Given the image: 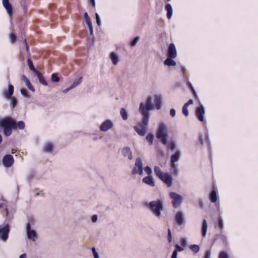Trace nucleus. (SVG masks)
Returning <instances> with one entry per match:
<instances>
[{
  "mask_svg": "<svg viewBox=\"0 0 258 258\" xmlns=\"http://www.w3.org/2000/svg\"><path fill=\"white\" fill-rule=\"evenodd\" d=\"M147 141L149 142V145H151L153 143V141L154 139V136L152 134H149L147 135L146 138Z\"/></svg>",
  "mask_w": 258,
  "mask_h": 258,
  "instance_id": "nucleus-35",
  "label": "nucleus"
},
{
  "mask_svg": "<svg viewBox=\"0 0 258 258\" xmlns=\"http://www.w3.org/2000/svg\"><path fill=\"white\" fill-rule=\"evenodd\" d=\"M85 21L88 27L92 26V21L90 19L85 20Z\"/></svg>",
  "mask_w": 258,
  "mask_h": 258,
  "instance_id": "nucleus-59",
  "label": "nucleus"
},
{
  "mask_svg": "<svg viewBox=\"0 0 258 258\" xmlns=\"http://www.w3.org/2000/svg\"><path fill=\"white\" fill-rule=\"evenodd\" d=\"M34 191L36 192L35 196H38L41 195H43V194L42 193V190H40L38 189H35Z\"/></svg>",
  "mask_w": 258,
  "mask_h": 258,
  "instance_id": "nucleus-57",
  "label": "nucleus"
},
{
  "mask_svg": "<svg viewBox=\"0 0 258 258\" xmlns=\"http://www.w3.org/2000/svg\"><path fill=\"white\" fill-rule=\"evenodd\" d=\"M140 39V38L139 36L136 37L133 39V40L131 42V44H130L131 46L132 47L135 46L136 45L137 43L139 41Z\"/></svg>",
  "mask_w": 258,
  "mask_h": 258,
  "instance_id": "nucleus-41",
  "label": "nucleus"
},
{
  "mask_svg": "<svg viewBox=\"0 0 258 258\" xmlns=\"http://www.w3.org/2000/svg\"><path fill=\"white\" fill-rule=\"evenodd\" d=\"M211 256V250H206L204 258H210Z\"/></svg>",
  "mask_w": 258,
  "mask_h": 258,
  "instance_id": "nucleus-55",
  "label": "nucleus"
},
{
  "mask_svg": "<svg viewBox=\"0 0 258 258\" xmlns=\"http://www.w3.org/2000/svg\"><path fill=\"white\" fill-rule=\"evenodd\" d=\"M167 127L163 123H159L156 132V138L161 140V143L163 145L167 144Z\"/></svg>",
  "mask_w": 258,
  "mask_h": 258,
  "instance_id": "nucleus-3",
  "label": "nucleus"
},
{
  "mask_svg": "<svg viewBox=\"0 0 258 258\" xmlns=\"http://www.w3.org/2000/svg\"><path fill=\"white\" fill-rule=\"evenodd\" d=\"M14 86L12 84H9L8 86V92L5 91L4 92V95L7 98H10L14 93Z\"/></svg>",
  "mask_w": 258,
  "mask_h": 258,
  "instance_id": "nucleus-19",
  "label": "nucleus"
},
{
  "mask_svg": "<svg viewBox=\"0 0 258 258\" xmlns=\"http://www.w3.org/2000/svg\"><path fill=\"white\" fill-rule=\"evenodd\" d=\"M170 115L173 117H174L176 114V111L174 108H171L170 110Z\"/></svg>",
  "mask_w": 258,
  "mask_h": 258,
  "instance_id": "nucleus-58",
  "label": "nucleus"
},
{
  "mask_svg": "<svg viewBox=\"0 0 258 258\" xmlns=\"http://www.w3.org/2000/svg\"><path fill=\"white\" fill-rule=\"evenodd\" d=\"M82 79H83V77H80L78 80L75 81L73 82V83L71 85L72 88H73H73H75L77 86L79 85L81 83V82H82Z\"/></svg>",
  "mask_w": 258,
  "mask_h": 258,
  "instance_id": "nucleus-38",
  "label": "nucleus"
},
{
  "mask_svg": "<svg viewBox=\"0 0 258 258\" xmlns=\"http://www.w3.org/2000/svg\"><path fill=\"white\" fill-rule=\"evenodd\" d=\"M169 197L172 200V204L174 208L180 206L183 201V197L175 192H170Z\"/></svg>",
  "mask_w": 258,
  "mask_h": 258,
  "instance_id": "nucleus-6",
  "label": "nucleus"
},
{
  "mask_svg": "<svg viewBox=\"0 0 258 258\" xmlns=\"http://www.w3.org/2000/svg\"><path fill=\"white\" fill-rule=\"evenodd\" d=\"M11 102L12 103L13 108L15 107L17 105V100L14 98H11Z\"/></svg>",
  "mask_w": 258,
  "mask_h": 258,
  "instance_id": "nucleus-61",
  "label": "nucleus"
},
{
  "mask_svg": "<svg viewBox=\"0 0 258 258\" xmlns=\"http://www.w3.org/2000/svg\"><path fill=\"white\" fill-rule=\"evenodd\" d=\"M154 173L156 174V175L159 178H160L164 174V173L162 172L160 168L157 166H155L154 167Z\"/></svg>",
  "mask_w": 258,
  "mask_h": 258,
  "instance_id": "nucleus-27",
  "label": "nucleus"
},
{
  "mask_svg": "<svg viewBox=\"0 0 258 258\" xmlns=\"http://www.w3.org/2000/svg\"><path fill=\"white\" fill-rule=\"evenodd\" d=\"M35 171H31L27 176V180L30 181L35 176Z\"/></svg>",
  "mask_w": 258,
  "mask_h": 258,
  "instance_id": "nucleus-44",
  "label": "nucleus"
},
{
  "mask_svg": "<svg viewBox=\"0 0 258 258\" xmlns=\"http://www.w3.org/2000/svg\"><path fill=\"white\" fill-rule=\"evenodd\" d=\"M14 160L12 155L7 154L3 158V164L6 167H10L13 164Z\"/></svg>",
  "mask_w": 258,
  "mask_h": 258,
  "instance_id": "nucleus-10",
  "label": "nucleus"
},
{
  "mask_svg": "<svg viewBox=\"0 0 258 258\" xmlns=\"http://www.w3.org/2000/svg\"><path fill=\"white\" fill-rule=\"evenodd\" d=\"M205 113V110L204 106L200 104V107L197 108L196 110V115L198 118V119L204 122L205 121L204 118V114Z\"/></svg>",
  "mask_w": 258,
  "mask_h": 258,
  "instance_id": "nucleus-14",
  "label": "nucleus"
},
{
  "mask_svg": "<svg viewBox=\"0 0 258 258\" xmlns=\"http://www.w3.org/2000/svg\"><path fill=\"white\" fill-rule=\"evenodd\" d=\"M208 225L207 221L204 219L203 221L202 226V234L203 237H205L207 234Z\"/></svg>",
  "mask_w": 258,
  "mask_h": 258,
  "instance_id": "nucleus-25",
  "label": "nucleus"
},
{
  "mask_svg": "<svg viewBox=\"0 0 258 258\" xmlns=\"http://www.w3.org/2000/svg\"><path fill=\"white\" fill-rule=\"evenodd\" d=\"M167 147L169 148L171 150H175L176 148V144L175 142H172L169 144H167Z\"/></svg>",
  "mask_w": 258,
  "mask_h": 258,
  "instance_id": "nucleus-43",
  "label": "nucleus"
},
{
  "mask_svg": "<svg viewBox=\"0 0 258 258\" xmlns=\"http://www.w3.org/2000/svg\"><path fill=\"white\" fill-rule=\"evenodd\" d=\"M11 126L16 128V122L15 119L10 117H5L0 119V127L4 128L7 126Z\"/></svg>",
  "mask_w": 258,
  "mask_h": 258,
  "instance_id": "nucleus-4",
  "label": "nucleus"
},
{
  "mask_svg": "<svg viewBox=\"0 0 258 258\" xmlns=\"http://www.w3.org/2000/svg\"><path fill=\"white\" fill-rule=\"evenodd\" d=\"M210 199L211 202L215 203L217 201V191L215 187L214 189L210 193Z\"/></svg>",
  "mask_w": 258,
  "mask_h": 258,
  "instance_id": "nucleus-20",
  "label": "nucleus"
},
{
  "mask_svg": "<svg viewBox=\"0 0 258 258\" xmlns=\"http://www.w3.org/2000/svg\"><path fill=\"white\" fill-rule=\"evenodd\" d=\"M152 109L149 108L145 103L141 102L140 103L139 110L140 113L143 115L142 122H139L138 125L134 127L135 131L140 136H145L148 132L147 126L149 124L150 116L149 112Z\"/></svg>",
  "mask_w": 258,
  "mask_h": 258,
  "instance_id": "nucleus-1",
  "label": "nucleus"
},
{
  "mask_svg": "<svg viewBox=\"0 0 258 258\" xmlns=\"http://www.w3.org/2000/svg\"><path fill=\"white\" fill-rule=\"evenodd\" d=\"M218 227L220 229V230H222L224 227L223 219L220 217L218 218Z\"/></svg>",
  "mask_w": 258,
  "mask_h": 258,
  "instance_id": "nucleus-45",
  "label": "nucleus"
},
{
  "mask_svg": "<svg viewBox=\"0 0 258 258\" xmlns=\"http://www.w3.org/2000/svg\"><path fill=\"white\" fill-rule=\"evenodd\" d=\"M35 75L37 77L39 81L41 84L45 86H47L48 85L47 82L45 80L44 77H43L39 73L37 72V75Z\"/></svg>",
  "mask_w": 258,
  "mask_h": 258,
  "instance_id": "nucleus-30",
  "label": "nucleus"
},
{
  "mask_svg": "<svg viewBox=\"0 0 258 258\" xmlns=\"http://www.w3.org/2000/svg\"><path fill=\"white\" fill-rule=\"evenodd\" d=\"M3 5L9 15L13 14V7L9 0H3Z\"/></svg>",
  "mask_w": 258,
  "mask_h": 258,
  "instance_id": "nucleus-15",
  "label": "nucleus"
},
{
  "mask_svg": "<svg viewBox=\"0 0 258 258\" xmlns=\"http://www.w3.org/2000/svg\"><path fill=\"white\" fill-rule=\"evenodd\" d=\"M17 127L19 128V130H22L25 128V123L23 121H19L17 123H16Z\"/></svg>",
  "mask_w": 258,
  "mask_h": 258,
  "instance_id": "nucleus-40",
  "label": "nucleus"
},
{
  "mask_svg": "<svg viewBox=\"0 0 258 258\" xmlns=\"http://www.w3.org/2000/svg\"><path fill=\"white\" fill-rule=\"evenodd\" d=\"M132 173L134 175H142L143 174V164L142 159L140 157L136 159L135 166L132 170Z\"/></svg>",
  "mask_w": 258,
  "mask_h": 258,
  "instance_id": "nucleus-5",
  "label": "nucleus"
},
{
  "mask_svg": "<svg viewBox=\"0 0 258 258\" xmlns=\"http://www.w3.org/2000/svg\"><path fill=\"white\" fill-rule=\"evenodd\" d=\"M10 232V227L8 224L0 225V239L6 242L8 239Z\"/></svg>",
  "mask_w": 258,
  "mask_h": 258,
  "instance_id": "nucleus-7",
  "label": "nucleus"
},
{
  "mask_svg": "<svg viewBox=\"0 0 258 258\" xmlns=\"http://www.w3.org/2000/svg\"><path fill=\"white\" fill-rule=\"evenodd\" d=\"M167 239L169 243L172 241V233L170 229H168Z\"/></svg>",
  "mask_w": 258,
  "mask_h": 258,
  "instance_id": "nucleus-51",
  "label": "nucleus"
},
{
  "mask_svg": "<svg viewBox=\"0 0 258 258\" xmlns=\"http://www.w3.org/2000/svg\"><path fill=\"white\" fill-rule=\"evenodd\" d=\"M171 170L174 174H177L178 173L177 165L175 163H172L171 165Z\"/></svg>",
  "mask_w": 258,
  "mask_h": 258,
  "instance_id": "nucleus-37",
  "label": "nucleus"
},
{
  "mask_svg": "<svg viewBox=\"0 0 258 258\" xmlns=\"http://www.w3.org/2000/svg\"><path fill=\"white\" fill-rule=\"evenodd\" d=\"M155 106L157 110H159L161 108L162 100L160 97L158 95H155Z\"/></svg>",
  "mask_w": 258,
  "mask_h": 258,
  "instance_id": "nucleus-24",
  "label": "nucleus"
},
{
  "mask_svg": "<svg viewBox=\"0 0 258 258\" xmlns=\"http://www.w3.org/2000/svg\"><path fill=\"white\" fill-rule=\"evenodd\" d=\"M193 102H194L193 100L190 99L186 103H185L183 105V106H185V107H187L188 105L192 104Z\"/></svg>",
  "mask_w": 258,
  "mask_h": 258,
  "instance_id": "nucleus-56",
  "label": "nucleus"
},
{
  "mask_svg": "<svg viewBox=\"0 0 258 258\" xmlns=\"http://www.w3.org/2000/svg\"><path fill=\"white\" fill-rule=\"evenodd\" d=\"M120 113L123 120H126L128 118V113L125 109L122 108L120 109Z\"/></svg>",
  "mask_w": 258,
  "mask_h": 258,
  "instance_id": "nucleus-31",
  "label": "nucleus"
},
{
  "mask_svg": "<svg viewBox=\"0 0 258 258\" xmlns=\"http://www.w3.org/2000/svg\"><path fill=\"white\" fill-rule=\"evenodd\" d=\"M22 80L25 82L26 85L27 86L28 89L31 90L32 92L35 91V89L33 87V86L31 85V83L30 82L28 79L27 78V77L23 75L22 76Z\"/></svg>",
  "mask_w": 258,
  "mask_h": 258,
  "instance_id": "nucleus-22",
  "label": "nucleus"
},
{
  "mask_svg": "<svg viewBox=\"0 0 258 258\" xmlns=\"http://www.w3.org/2000/svg\"><path fill=\"white\" fill-rule=\"evenodd\" d=\"M150 212L158 219L161 217V212L164 210V203L162 200L152 201L146 205Z\"/></svg>",
  "mask_w": 258,
  "mask_h": 258,
  "instance_id": "nucleus-2",
  "label": "nucleus"
},
{
  "mask_svg": "<svg viewBox=\"0 0 258 258\" xmlns=\"http://www.w3.org/2000/svg\"><path fill=\"white\" fill-rule=\"evenodd\" d=\"M21 94L26 98H29L28 91L26 88H22L20 90Z\"/></svg>",
  "mask_w": 258,
  "mask_h": 258,
  "instance_id": "nucleus-39",
  "label": "nucleus"
},
{
  "mask_svg": "<svg viewBox=\"0 0 258 258\" xmlns=\"http://www.w3.org/2000/svg\"><path fill=\"white\" fill-rule=\"evenodd\" d=\"M145 172L148 175H151L152 174V170L151 168L148 166H146L144 168H143Z\"/></svg>",
  "mask_w": 258,
  "mask_h": 258,
  "instance_id": "nucleus-42",
  "label": "nucleus"
},
{
  "mask_svg": "<svg viewBox=\"0 0 258 258\" xmlns=\"http://www.w3.org/2000/svg\"><path fill=\"white\" fill-rule=\"evenodd\" d=\"M27 63L30 70L33 72L34 75H37L38 72L35 69L33 62L30 59H28Z\"/></svg>",
  "mask_w": 258,
  "mask_h": 258,
  "instance_id": "nucleus-32",
  "label": "nucleus"
},
{
  "mask_svg": "<svg viewBox=\"0 0 258 258\" xmlns=\"http://www.w3.org/2000/svg\"><path fill=\"white\" fill-rule=\"evenodd\" d=\"M53 150V146L50 143H46L43 147V151L45 152L50 153Z\"/></svg>",
  "mask_w": 258,
  "mask_h": 258,
  "instance_id": "nucleus-28",
  "label": "nucleus"
},
{
  "mask_svg": "<svg viewBox=\"0 0 258 258\" xmlns=\"http://www.w3.org/2000/svg\"><path fill=\"white\" fill-rule=\"evenodd\" d=\"M113 126V122L109 119L106 120L101 124L100 126V130L102 132H107L112 128Z\"/></svg>",
  "mask_w": 258,
  "mask_h": 258,
  "instance_id": "nucleus-13",
  "label": "nucleus"
},
{
  "mask_svg": "<svg viewBox=\"0 0 258 258\" xmlns=\"http://www.w3.org/2000/svg\"><path fill=\"white\" fill-rule=\"evenodd\" d=\"M181 151L179 150L176 151L175 154L171 155L170 158V161L172 163H175L177 162L181 157Z\"/></svg>",
  "mask_w": 258,
  "mask_h": 258,
  "instance_id": "nucleus-18",
  "label": "nucleus"
},
{
  "mask_svg": "<svg viewBox=\"0 0 258 258\" xmlns=\"http://www.w3.org/2000/svg\"><path fill=\"white\" fill-rule=\"evenodd\" d=\"M60 78L56 73H53L51 76V81L53 83H57L59 81Z\"/></svg>",
  "mask_w": 258,
  "mask_h": 258,
  "instance_id": "nucleus-34",
  "label": "nucleus"
},
{
  "mask_svg": "<svg viewBox=\"0 0 258 258\" xmlns=\"http://www.w3.org/2000/svg\"><path fill=\"white\" fill-rule=\"evenodd\" d=\"M177 254L178 253L176 251H173L172 254L171 258H177Z\"/></svg>",
  "mask_w": 258,
  "mask_h": 258,
  "instance_id": "nucleus-62",
  "label": "nucleus"
},
{
  "mask_svg": "<svg viewBox=\"0 0 258 258\" xmlns=\"http://www.w3.org/2000/svg\"><path fill=\"white\" fill-rule=\"evenodd\" d=\"M174 219L176 224L179 226L183 225L185 222L184 214L182 211H178L176 213Z\"/></svg>",
  "mask_w": 258,
  "mask_h": 258,
  "instance_id": "nucleus-12",
  "label": "nucleus"
},
{
  "mask_svg": "<svg viewBox=\"0 0 258 258\" xmlns=\"http://www.w3.org/2000/svg\"><path fill=\"white\" fill-rule=\"evenodd\" d=\"M95 16L97 24L99 26H100L101 25V21L99 15L98 13H96Z\"/></svg>",
  "mask_w": 258,
  "mask_h": 258,
  "instance_id": "nucleus-47",
  "label": "nucleus"
},
{
  "mask_svg": "<svg viewBox=\"0 0 258 258\" xmlns=\"http://www.w3.org/2000/svg\"><path fill=\"white\" fill-rule=\"evenodd\" d=\"M89 28V34L90 35H92L93 33V26H91V27H88Z\"/></svg>",
  "mask_w": 258,
  "mask_h": 258,
  "instance_id": "nucleus-64",
  "label": "nucleus"
},
{
  "mask_svg": "<svg viewBox=\"0 0 258 258\" xmlns=\"http://www.w3.org/2000/svg\"><path fill=\"white\" fill-rule=\"evenodd\" d=\"M175 249L174 250V251H176L177 252L178 251H182V250H183V248L177 244H175Z\"/></svg>",
  "mask_w": 258,
  "mask_h": 258,
  "instance_id": "nucleus-53",
  "label": "nucleus"
},
{
  "mask_svg": "<svg viewBox=\"0 0 258 258\" xmlns=\"http://www.w3.org/2000/svg\"><path fill=\"white\" fill-rule=\"evenodd\" d=\"M10 38L11 42L12 43H13L16 41L17 36L14 33H13L10 34Z\"/></svg>",
  "mask_w": 258,
  "mask_h": 258,
  "instance_id": "nucleus-49",
  "label": "nucleus"
},
{
  "mask_svg": "<svg viewBox=\"0 0 258 258\" xmlns=\"http://www.w3.org/2000/svg\"><path fill=\"white\" fill-rule=\"evenodd\" d=\"M171 57L167 58L164 63L167 66H174L176 65V62Z\"/></svg>",
  "mask_w": 258,
  "mask_h": 258,
  "instance_id": "nucleus-26",
  "label": "nucleus"
},
{
  "mask_svg": "<svg viewBox=\"0 0 258 258\" xmlns=\"http://www.w3.org/2000/svg\"><path fill=\"white\" fill-rule=\"evenodd\" d=\"M180 243L182 246H186L187 244V239L185 237L181 238L180 239Z\"/></svg>",
  "mask_w": 258,
  "mask_h": 258,
  "instance_id": "nucleus-52",
  "label": "nucleus"
},
{
  "mask_svg": "<svg viewBox=\"0 0 258 258\" xmlns=\"http://www.w3.org/2000/svg\"><path fill=\"white\" fill-rule=\"evenodd\" d=\"M189 249L194 253H197L200 250V246L197 244H191L189 245Z\"/></svg>",
  "mask_w": 258,
  "mask_h": 258,
  "instance_id": "nucleus-33",
  "label": "nucleus"
},
{
  "mask_svg": "<svg viewBox=\"0 0 258 258\" xmlns=\"http://www.w3.org/2000/svg\"><path fill=\"white\" fill-rule=\"evenodd\" d=\"M142 182L151 186H155V183L153 177L151 175H148L144 177Z\"/></svg>",
  "mask_w": 258,
  "mask_h": 258,
  "instance_id": "nucleus-17",
  "label": "nucleus"
},
{
  "mask_svg": "<svg viewBox=\"0 0 258 258\" xmlns=\"http://www.w3.org/2000/svg\"><path fill=\"white\" fill-rule=\"evenodd\" d=\"M26 232L27 237L29 240L33 242H35L36 240L37 233L34 229H32L30 221L26 224Z\"/></svg>",
  "mask_w": 258,
  "mask_h": 258,
  "instance_id": "nucleus-8",
  "label": "nucleus"
},
{
  "mask_svg": "<svg viewBox=\"0 0 258 258\" xmlns=\"http://www.w3.org/2000/svg\"><path fill=\"white\" fill-rule=\"evenodd\" d=\"M12 128L13 127H11V126L3 128L4 130V134L6 137H9L12 134Z\"/></svg>",
  "mask_w": 258,
  "mask_h": 258,
  "instance_id": "nucleus-29",
  "label": "nucleus"
},
{
  "mask_svg": "<svg viewBox=\"0 0 258 258\" xmlns=\"http://www.w3.org/2000/svg\"><path fill=\"white\" fill-rule=\"evenodd\" d=\"M187 84H188V87L190 89V90H191L192 93H193V94L195 96H197V93H196V91L195 90V88H194V86L191 84V83L190 82H188Z\"/></svg>",
  "mask_w": 258,
  "mask_h": 258,
  "instance_id": "nucleus-48",
  "label": "nucleus"
},
{
  "mask_svg": "<svg viewBox=\"0 0 258 258\" xmlns=\"http://www.w3.org/2000/svg\"><path fill=\"white\" fill-rule=\"evenodd\" d=\"M219 258H228V255L225 252H221L219 255Z\"/></svg>",
  "mask_w": 258,
  "mask_h": 258,
  "instance_id": "nucleus-54",
  "label": "nucleus"
},
{
  "mask_svg": "<svg viewBox=\"0 0 258 258\" xmlns=\"http://www.w3.org/2000/svg\"><path fill=\"white\" fill-rule=\"evenodd\" d=\"M168 55L171 58H175L177 56L176 48L173 43H171L169 45Z\"/></svg>",
  "mask_w": 258,
  "mask_h": 258,
  "instance_id": "nucleus-16",
  "label": "nucleus"
},
{
  "mask_svg": "<svg viewBox=\"0 0 258 258\" xmlns=\"http://www.w3.org/2000/svg\"><path fill=\"white\" fill-rule=\"evenodd\" d=\"M92 252L94 258H100L99 253L96 251V248L93 247L92 248Z\"/></svg>",
  "mask_w": 258,
  "mask_h": 258,
  "instance_id": "nucleus-46",
  "label": "nucleus"
},
{
  "mask_svg": "<svg viewBox=\"0 0 258 258\" xmlns=\"http://www.w3.org/2000/svg\"><path fill=\"white\" fill-rule=\"evenodd\" d=\"M165 9L167 11V17L170 19L172 16L173 10L171 5L170 4H167L165 6Z\"/></svg>",
  "mask_w": 258,
  "mask_h": 258,
  "instance_id": "nucleus-23",
  "label": "nucleus"
},
{
  "mask_svg": "<svg viewBox=\"0 0 258 258\" xmlns=\"http://www.w3.org/2000/svg\"><path fill=\"white\" fill-rule=\"evenodd\" d=\"M182 112L183 114L185 116H187L189 114L188 110L187 109V107H185V106H183L182 107Z\"/></svg>",
  "mask_w": 258,
  "mask_h": 258,
  "instance_id": "nucleus-50",
  "label": "nucleus"
},
{
  "mask_svg": "<svg viewBox=\"0 0 258 258\" xmlns=\"http://www.w3.org/2000/svg\"><path fill=\"white\" fill-rule=\"evenodd\" d=\"M72 89H73V88H72V87L71 86L70 87L66 88V89L63 90L62 92L64 93H67L68 91H69L70 90H71Z\"/></svg>",
  "mask_w": 258,
  "mask_h": 258,
  "instance_id": "nucleus-63",
  "label": "nucleus"
},
{
  "mask_svg": "<svg viewBox=\"0 0 258 258\" xmlns=\"http://www.w3.org/2000/svg\"><path fill=\"white\" fill-rule=\"evenodd\" d=\"M145 104L149 108H151L153 109V105L152 104V98L151 96H149L147 98L146 100V103Z\"/></svg>",
  "mask_w": 258,
  "mask_h": 258,
  "instance_id": "nucleus-36",
  "label": "nucleus"
},
{
  "mask_svg": "<svg viewBox=\"0 0 258 258\" xmlns=\"http://www.w3.org/2000/svg\"><path fill=\"white\" fill-rule=\"evenodd\" d=\"M164 183H165L168 187L171 186L172 184L173 178L168 173H164L160 178Z\"/></svg>",
  "mask_w": 258,
  "mask_h": 258,
  "instance_id": "nucleus-11",
  "label": "nucleus"
},
{
  "mask_svg": "<svg viewBox=\"0 0 258 258\" xmlns=\"http://www.w3.org/2000/svg\"><path fill=\"white\" fill-rule=\"evenodd\" d=\"M98 220V216L96 215L92 216V221L93 223H95Z\"/></svg>",
  "mask_w": 258,
  "mask_h": 258,
  "instance_id": "nucleus-60",
  "label": "nucleus"
},
{
  "mask_svg": "<svg viewBox=\"0 0 258 258\" xmlns=\"http://www.w3.org/2000/svg\"><path fill=\"white\" fill-rule=\"evenodd\" d=\"M122 156L129 160L133 159V153L131 148L128 147H124L120 149Z\"/></svg>",
  "mask_w": 258,
  "mask_h": 258,
  "instance_id": "nucleus-9",
  "label": "nucleus"
},
{
  "mask_svg": "<svg viewBox=\"0 0 258 258\" xmlns=\"http://www.w3.org/2000/svg\"><path fill=\"white\" fill-rule=\"evenodd\" d=\"M110 58L114 65H116L118 63L119 57L116 53L112 52L110 54Z\"/></svg>",
  "mask_w": 258,
  "mask_h": 258,
  "instance_id": "nucleus-21",
  "label": "nucleus"
}]
</instances>
